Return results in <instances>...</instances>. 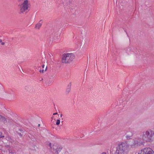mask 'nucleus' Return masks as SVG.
I'll list each match as a JSON object with an SVG mask.
<instances>
[{
	"mask_svg": "<svg viewBox=\"0 0 154 154\" xmlns=\"http://www.w3.org/2000/svg\"><path fill=\"white\" fill-rule=\"evenodd\" d=\"M47 66H46L45 69H43L42 70H40L39 71V72L41 73H43L45 72H46L47 71Z\"/></svg>",
	"mask_w": 154,
	"mask_h": 154,
	"instance_id": "nucleus-10",
	"label": "nucleus"
},
{
	"mask_svg": "<svg viewBox=\"0 0 154 154\" xmlns=\"http://www.w3.org/2000/svg\"><path fill=\"white\" fill-rule=\"evenodd\" d=\"M138 154H154V152L151 148H146L142 149Z\"/></svg>",
	"mask_w": 154,
	"mask_h": 154,
	"instance_id": "nucleus-6",
	"label": "nucleus"
},
{
	"mask_svg": "<svg viewBox=\"0 0 154 154\" xmlns=\"http://www.w3.org/2000/svg\"><path fill=\"white\" fill-rule=\"evenodd\" d=\"M152 134H153V136H154V130H152Z\"/></svg>",
	"mask_w": 154,
	"mask_h": 154,
	"instance_id": "nucleus-18",
	"label": "nucleus"
},
{
	"mask_svg": "<svg viewBox=\"0 0 154 154\" xmlns=\"http://www.w3.org/2000/svg\"><path fill=\"white\" fill-rule=\"evenodd\" d=\"M133 134L131 131H128L127 133L126 138L128 140H130L132 138Z\"/></svg>",
	"mask_w": 154,
	"mask_h": 154,
	"instance_id": "nucleus-7",
	"label": "nucleus"
},
{
	"mask_svg": "<svg viewBox=\"0 0 154 154\" xmlns=\"http://www.w3.org/2000/svg\"><path fill=\"white\" fill-rule=\"evenodd\" d=\"M46 144L55 154H59L61 152L63 148L60 144L56 142L51 143L50 142H47Z\"/></svg>",
	"mask_w": 154,
	"mask_h": 154,
	"instance_id": "nucleus-2",
	"label": "nucleus"
},
{
	"mask_svg": "<svg viewBox=\"0 0 154 154\" xmlns=\"http://www.w3.org/2000/svg\"><path fill=\"white\" fill-rule=\"evenodd\" d=\"M46 66H45V65H43L42 66V67L43 68H45V67Z\"/></svg>",
	"mask_w": 154,
	"mask_h": 154,
	"instance_id": "nucleus-16",
	"label": "nucleus"
},
{
	"mask_svg": "<svg viewBox=\"0 0 154 154\" xmlns=\"http://www.w3.org/2000/svg\"><path fill=\"white\" fill-rule=\"evenodd\" d=\"M75 58L74 54L72 53H68L63 55L62 59L63 63H67L73 61Z\"/></svg>",
	"mask_w": 154,
	"mask_h": 154,
	"instance_id": "nucleus-4",
	"label": "nucleus"
},
{
	"mask_svg": "<svg viewBox=\"0 0 154 154\" xmlns=\"http://www.w3.org/2000/svg\"><path fill=\"white\" fill-rule=\"evenodd\" d=\"M62 114L60 115V117H61L62 116Z\"/></svg>",
	"mask_w": 154,
	"mask_h": 154,
	"instance_id": "nucleus-21",
	"label": "nucleus"
},
{
	"mask_svg": "<svg viewBox=\"0 0 154 154\" xmlns=\"http://www.w3.org/2000/svg\"><path fill=\"white\" fill-rule=\"evenodd\" d=\"M57 114V113H54L53 114V115H56V114Z\"/></svg>",
	"mask_w": 154,
	"mask_h": 154,
	"instance_id": "nucleus-19",
	"label": "nucleus"
},
{
	"mask_svg": "<svg viewBox=\"0 0 154 154\" xmlns=\"http://www.w3.org/2000/svg\"><path fill=\"white\" fill-rule=\"evenodd\" d=\"M152 130L144 131L142 133V139L146 142H151L153 140L154 136Z\"/></svg>",
	"mask_w": 154,
	"mask_h": 154,
	"instance_id": "nucleus-3",
	"label": "nucleus"
},
{
	"mask_svg": "<svg viewBox=\"0 0 154 154\" xmlns=\"http://www.w3.org/2000/svg\"><path fill=\"white\" fill-rule=\"evenodd\" d=\"M143 142L140 140H135V146H140L142 145Z\"/></svg>",
	"mask_w": 154,
	"mask_h": 154,
	"instance_id": "nucleus-8",
	"label": "nucleus"
},
{
	"mask_svg": "<svg viewBox=\"0 0 154 154\" xmlns=\"http://www.w3.org/2000/svg\"><path fill=\"white\" fill-rule=\"evenodd\" d=\"M42 23H37L35 26V28L37 29H39L42 26Z\"/></svg>",
	"mask_w": 154,
	"mask_h": 154,
	"instance_id": "nucleus-9",
	"label": "nucleus"
},
{
	"mask_svg": "<svg viewBox=\"0 0 154 154\" xmlns=\"http://www.w3.org/2000/svg\"><path fill=\"white\" fill-rule=\"evenodd\" d=\"M0 44L2 45H5V43L3 42L1 39H0Z\"/></svg>",
	"mask_w": 154,
	"mask_h": 154,
	"instance_id": "nucleus-11",
	"label": "nucleus"
},
{
	"mask_svg": "<svg viewBox=\"0 0 154 154\" xmlns=\"http://www.w3.org/2000/svg\"><path fill=\"white\" fill-rule=\"evenodd\" d=\"M30 6L29 0H24L22 3L18 5L20 12L23 13L26 10H28Z\"/></svg>",
	"mask_w": 154,
	"mask_h": 154,
	"instance_id": "nucleus-5",
	"label": "nucleus"
},
{
	"mask_svg": "<svg viewBox=\"0 0 154 154\" xmlns=\"http://www.w3.org/2000/svg\"><path fill=\"white\" fill-rule=\"evenodd\" d=\"M24 0H18V1L19 2H21L22 1H23Z\"/></svg>",
	"mask_w": 154,
	"mask_h": 154,
	"instance_id": "nucleus-17",
	"label": "nucleus"
},
{
	"mask_svg": "<svg viewBox=\"0 0 154 154\" xmlns=\"http://www.w3.org/2000/svg\"><path fill=\"white\" fill-rule=\"evenodd\" d=\"M4 135H0V138H4Z\"/></svg>",
	"mask_w": 154,
	"mask_h": 154,
	"instance_id": "nucleus-13",
	"label": "nucleus"
},
{
	"mask_svg": "<svg viewBox=\"0 0 154 154\" xmlns=\"http://www.w3.org/2000/svg\"><path fill=\"white\" fill-rule=\"evenodd\" d=\"M0 117L1 118V119L2 120L5 119V118H4V117H3L2 116H0Z\"/></svg>",
	"mask_w": 154,
	"mask_h": 154,
	"instance_id": "nucleus-15",
	"label": "nucleus"
},
{
	"mask_svg": "<svg viewBox=\"0 0 154 154\" xmlns=\"http://www.w3.org/2000/svg\"><path fill=\"white\" fill-rule=\"evenodd\" d=\"M60 123V121L59 119H57V122H56V124L57 125H59Z\"/></svg>",
	"mask_w": 154,
	"mask_h": 154,
	"instance_id": "nucleus-12",
	"label": "nucleus"
},
{
	"mask_svg": "<svg viewBox=\"0 0 154 154\" xmlns=\"http://www.w3.org/2000/svg\"><path fill=\"white\" fill-rule=\"evenodd\" d=\"M70 91V88H69V89H67L66 90L67 92H68V93Z\"/></svg>",
	"mask_w": 154,
	"mask_h": 154,
	"instance_id": "nucleus-14",
	"label": "nucleus"
},
{
	"mask_svg": "<svg viewBox=\"0 0 154 154\" xmlns=\"http://www.w3.org/2000/svg\"><path fill=\"white\" fill-rule=\"evenodd\" d=\"M101 154H106L105 152H103Z\"/></svg>",
	"mask_w": 154,
	"mask_h": 154,
	"instance_id": "nucleus-20",
	"label": "nucleus"
},
{
	"mask_svg": "<svg viewBox=\"0 0 154 154\" xmlns=\"http://www.w3.org/2000/svg\"><path fill=\"white\" fill-rule=\"evenodd\" d=\"M129 147V145L127 141L121 142L116 148L115 154H128Z\"/></svg>",
	"mask_w": 154,
	"mask_h": 154,
	"instance_id": "nucleus-1",
	"label": "nucleus"
}]
</instances>
